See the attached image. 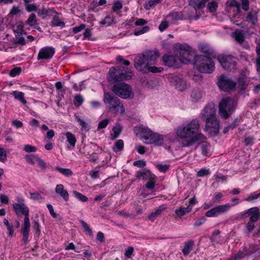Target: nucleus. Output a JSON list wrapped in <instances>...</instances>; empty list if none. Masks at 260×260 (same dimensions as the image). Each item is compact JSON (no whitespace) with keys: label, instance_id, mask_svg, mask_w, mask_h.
<instances>
[{"label":"nucleus","instance_id":"1","mask_svg":"<svg viewBox=\"0 0 260 260\" xmlns=\"http://www.w3.org/2000/svg\"><path fill=\"white\" fill-rule=\"evenodd\" d=\"M177 136L187 139L182 142L183 147H188L199 141L206 139V136L200 131V123L198 119H193L179 126L176 129Z\"/></svg>","mask_w":260,"mask_h":260},{"label":"nucleus","instance_id":"2","mask_svg":"<svg viewBox=\"0 0 260 260\" xmlns=\"http://www.w3.org/2000/svg\"><path fill=\"white\" fill-rule=\"evenodd\" d=\"M159 56V53L157 50H146L139 54L135 58V68L144 73H160L163 71V68L154 66Z\"/></svg>","mask_w":260,"mask_h":260},{"label":"nucleus","instance_id":"3","mask_svg":"<svg viewBox=\"0 0 260 260\" xmlns=\"http://www.w3.org/2000/svg\"><path fill=\"white\" fill-rule=\"evenodd\" d=\"M103 101L106 108L115 114H123L125 109L118 98L110 92L104 93Z\"/></svg>","mask_w":260,"mask_h":260},{"label":"nucleus","instance_id":"4","mask_svg":"<svg viewBox=\"0 0 260 260\" xmlns=\"http://www.w3.org/2000/svg\"><path fill=\"white\" fill-rule=\"evenodd\" d=\"M215 57L197 55L194 57L193 66L201 73H211L215 69L214 63L212 60Z\"/></svg>","mask_w":260,"mask_h":260},{"label":"nucleus","instance_id":"5","mask_svg":"<svg viewBox=\"0 0 260 260\" xmlns=\"http://www.w3.org/2000/svg\"><path fill=\"white\" fill-rule=\"evenodd\" d=\"M237 102L230 97H226L221 100L219 104V114L224 118H228L236 110Z\"/></svg>","mask_w":260,"mask_h":260},{"label":"nucleus","instance_id":"6","mask_svg":"<svg viewBox=\"0 0 260 260\" xmlns=\"http://www.w3.org/2000/svg\"><path fill=\"white\" fill-rule=\"evenodd\" d=\"M176 53L180 63L189 64L194 57L192 48L186 44H179L176 47Z\"/></svg>","mask_w":260,"mask_h":260},{"label":"nucleus","instance_id":"7","mask_svg":"<svg viewBox=\"0 0 260 260\" xmlns=\"http://www.w3.org/2000/svg\"><path fill=\"white\" fill-rule=\"evenodd\" d=\"M112 90L116 95L122 99H131L134 96L131 87L124 82L114 84Z\"/></svg>","mask_w":260,"mask_h":260},{"label":"nucleus","instance_id":"8","mask_svg":"<svg viewBox=\"0 0 260 260\" xmlns=\"http://www.w3.org/2000/svg\"><path fill=\"white\" fill-rule=\"evenodd\" d=\"M18 203H14L13 207L16 214L20 217L22 215L24 216L23 223H30L29 212V210L26 205L24 203V199L22 198H19L17 199Z\"/></svg>","mask_w":260,"mask_h":260},{"label":"nucleus","instance_id":"9","mask_svg":"<svg viewBox=\"0 0 260 260\" xmlns=\"http://www.w3.org/2000/svg\"><path fill=\"white\" fill-rule=\"evenodd\" d=\"M217 59L224 70L233 71L236 69L237 59L234 56L220 54L218 56Z\"/></svg>","mask_w":260,"mask_h":260},{"label":"nucleus","instance_id":"10","mask_svg":"<svg viewBox=\"0 0 260 260\" xmlns=\"http://www.w3.org/2000/svg\"><path fill=\"white\" fill-rule=\"evenodd\" d=\"M237 203H226L223 205H217L207 211L205 216L208 217H217L218 215L227 212L231 207L235 206Z\"/></svg>","mask_w":260,"mask_h":260},{"label":"nucleus","instance_id":"11","mask_svg":"<svg viewBox=\"0 0 260 260\" xmlns=\"http://www.w3.org/2000/svg\"><path fill=\"white\" fill-rule=\"evenodd\" d=\"M122 67L121 66H117L110 69L108 77L109 82H114L131 79V73H127L126 76L124 77L120 75L122 70Z\"/></svg>","mask_w":260,"mask_h":260},{"label":"nucleus","instance_id":"12","mask_svg":"<svg viewBox=\"0 0 260 260\" xmlns=\"http://www.w3.org/2000/svg\"><path fill=\"white\" fill-rule=\"evenodd\" d=\"M217 84L220 89L224 91H229L234 89L236 86V82L224 75L219 77Z\"/></svg>","mask_w":260,"mask_h":260},{"label":"nucleus","instance_id":"13","mask_svg":"<svg viewBox=\"0 0 260 260\" xmlns=\"http://www.w3.org/2000/svg\"><path fill=\"white\" fill-rule=\"evenodd\" d=\"M205 121L206 122L205 131L208 132L211 135H217L219 132L220 125L219 121L216 117L208 118Z\"/></svg>","mask_w":260,"mask_h":260},{"label":"nucleus","instance_id":"14","mask_svg":"<svg viewBox=\"0 0 260 260\" xmlns=\"http://www.w3.org/2000/svg\"><path fill=\"white\" fill-rule=\"evenodd\" d=\"M168 80L171 84L179 91H182L186 88L185 81L177 75H170Z\"/></svg>","mask_w":260,"mask_h":260},{"label":"nucleus","instance_id":"15","mask_svg":"<svg viewBox=\"0 0 260 260\" xmlns=\"http://www.w3.org/2000/svg\"><path fill=\"white\" fill-rule=\"evenodd\" d=\"M55 53V49L51 46L42 48L39 51L37 56L38 60H50Z\"/></svg>","mask_w":260,"mask_h":260},{"label":"nucleus","instance_id":"16","mask_svg":"<svg viewBox=\"0 0 260 260\" xmlns=\"http://www.w3.org/2000/svg\"><path fill=\"white\" fill-rule=\"evenodd\" d=\"M162 60L164 64L170 68L172 67L177 69L179 68L181 65L178 58L172 54H165L162 57Z\"/></svg>","mask_w":260,"mask_h":260},{"label":"nucleus","instance_id":"17","mask_svg":"<svg viewBox=\"0 0 260 260\" xmlns=\"http://www.w3.org/2000/svg\"><path fill=\"white\" fill-rule=\"evenodd\" d=\"M215 116V109L213 105H207L200 114V117L204 120Z\"/></svg>","mask_w":260,"mask_h":260},{"label":"nucleus","instance_id":"18","mask_svg":"<svg viewBox=\"0 0 260 260\" xmlns=\"http://www.w3.org/2000/svg\"><path fill=\"white\" fill-rule=\"evenodd\" d=\"M134 131L137 135H139L145 141L148 140L153 133L150 128L143 125L135 127Z\"/></svg>","mask_w":260,"mask_h":260},{"label":"nucleus","instance_id":"19","mask_svg":"<svg viewBox=\"0 0 260 260\" xmlns=\"http://www.w3.org/2000/svg\"><path fill=\"white\" fill-rule=\"evenodd\" d=\"M164 136L155 133H152L150 137L145 143L148 144H154L156 146H161L164 143Z\"/></svg>","mask_w":260,"mask_h":260},{"label":"nucleus","instance_id":"20","mask_svg":"<svg viewBox=\"0 0 260 260\" xmlns=\"http://www.w3.org/2000/svg\"><path fill=\"white\" fill-rule=\"evenodd\" d=\"M251 254L246 246H244L242 249H240L237 253L232 256L230 260H242L245 257Z\"/></svg>","mask_w":260,"mask_h":260},{"label":"nucleus","instance_id":"21","mask_svg":"<svg viewBox=\"0 0 260 260\" xmlns=\"http://www.w3.org/2000/svg\"><path fill=\"white\" fill-rule=\"evenodd\" d=\"M18 30L15 31L16 40L15 41V44L20 45H25L26 41L22 36L23 35H26V32L23 30L22 26H18Z\"/></svg>","mask_w":260,"mask_h":260},{"label":"nucleus","instance_id":"22","mask_svg":"<svg viewBox=\"0 0 260 260\" xmlns=\"http://www.w3.org/2000/svg\"><path fill=\"white\" fill-rule=\"evenodd\" d=\"M199 50L204 53L205 55L204 56H208L210 57H215L216 54L214 50L210 47L208 44H202L199 46Z\"/></svg>","mask_w":260,"mask_h":260},{"label":"nucleus","instance_id":"23","mask_svg":"<svg viewBox=\"0 0 260 260\" xmlns=\"http://www.w3.org/2000/svg\"><path fill=\"white\" fill-rule=\"evenodd\" d=\"M55 192L59 195L64 201L68 202L69 200V194L68 191L64 188L62 184H57L56 186Z\"/></svg>","mask_w":260,"mask_h":260},{"label":"nucleus","instance_id":"24","mask_svg":"<svg viewBox=\"0 0 260 260\" xmlns=\"http://www.w3.org/2000/svg\"><path fill=\"white\" fill-rule=\"evenodd\" d=\"M30 228V223H23L21 226V232L22 234V241L24 244H26L28 241V234Z\"/></svg>","mask_w":260,"mask_h":260},{"label":"nucleus","instance_id":"25","mask_svg":"<svg viewBox=\"0 0 260 260\" xmlns=\"http://www.w3.org/2000/svg\"><path fill=\"white\" fill-rule=\"evenodd\" d=\"M246 20L253 25H255L258 22V12L251 11L247 14Z\"/></svg>","mask_w":260,"mask_h":260},{"label":"nucleus","instance_id":"26","mask_svg":"<svg viewBox=\"0 0 260 260\" xmlns=\"http://www.w3.org/2000/svg\"><path fill=\"white\" fill-rule=\"evenodd\" d=\"M203 93L199 89L195 88L190 92L191 101L193 103L199 102L203 97Z\"/></svg>","mask_w":260,"mask_h":260},{"label":"nucleus","instance_id":"27","mask_svg":"<svg viewBox=\"0 0 260 260\" xmlns=\"http://www.w3.org/2000/svg\"><path fill=\"white\" fill-rule=\"evenodd\" d=\"M194 245V241L192 240H190L185 241L184 243L183 248L182 250V252L183 255H188L192 250Z\"/></svg>","mask_w":260,"mask_h":260},{"label":"nucleus","instance_id":"28","mask_svg":"<svg viewBox=\"0 0 260 260\" xmlns=\"http://www.w3.org/2000/svg\"><path fill=\"white\" fill-rule=\"evenodd\" d=\"M137 177L139 179L148 180L152 178V174L149 170L142 169L137 172Z\"/></svg>","mask_w":260,"mask_h":260},{"label":"nucleus","instance_id":"29","mask_svg":"<svg viewBox=\"0 0 260 260\" xmlns=\"http://www.w3.org/2000/svg\"><path fill=\"white\" fill-rule=\"evenodd\" d=\"M209 0H190L189 5L195 10L203 8Z\"/></svg>","mask_w":260,"mask_h":260},{"label":"nucleus","instance_id":"30","mask_svg":"<svg viewBox=\"0 0 260 260\" xmlns=\"http://www.w3.org/2000/svg\"><path fill=\"white\" fill-rule=\"evenodd\" d=\"M166 209L165 205L159 206L154 212H152L148 216V219L151 221H154L156 218L161 215L164 211Z\"/></svg>","mask_w":260,"mask_h":260},{"label":"nucleus","instance_id":"31","mask_svg":"<svg viewBox=\"0 0 260 260\" xmlns=\"http://www.w3.org/2000/svg\"><path fill=\"white\" fill-rule=\"evenodd\" d=\"M115 17L112 15H107L102 21L100 22V24L101 25H105L106 26H110L112 24H115Z\"/></svg>","mask_w":260,"mask_h":260},{"label":"nucleus","instance_id":"32","mask_svg":"<svg viewBox=\"0 0 260 260\" xmlns=\"http://www.w3.org/2000/svg\"><path fill=\"white\" fill-rule=\"evenodd\" d=\"M239 10L238 11V18H240L242 15L241 9L244 11H248L249 10V1L248 0H241L239 3Z\"/></svg>","mask_w":260,"mask_h":260},{"label":"nucleus","instance_id":"33","mask_svg":"<svg viewBox=\"0 0 260 260\" xmlns=\"http://www.w3.org/2000/svg\"><path fill=\"white\" fill-rule=\"evenodd\" d=\"M122 131V127L120 124L117 123L115 126L113 127L112 131L113 134H111L110 139L114 140L116 139L120 134Z\"/></svg>","mask_w":260,"mask_h":260},{"label":"nucleus","instance_id":"34","mask_svg":"<svg viewBox=\"0 0 260 260\" xmlns=\"http://www.w3.org/2000/svg\"><path fill=\"white\" fill-rule=\"evenodd\" d=\"M25 23V24L31 27H36V25H38L36 16L34 13H32L29 16L28 18Z\"/></svg>","mask_w":260,"mask_h":260},{"label":"nucleus","instance_id":"35","mask_svg":"<svg viewBox=\"0 0 260 260\" xmlns=\"http://www.w3.org/2000/svg\"><path fill=\"white\" fill-rule=\"evenodd\" d=\"M12 95L16 100L19 101L23 104H26L27 102L24 99V94L23 92L15 90L12 92Z\"/></svg>","mask_w":260,"mask_h":260},{"label":"nucleus","instance_id":"36","mask_svg":"<svg viewBox=\"0 0 260 260\" xmlns=\"http://www.w3.org/2000/svg\"><path fill=\"white\" fill-rule=\"evenodd\" d=\"M227 5L229 7H233L236 9L235 13L233 14V17L238 18L239 3L236 0H231L227 2Z\"/></svg>","mask_w":260,"mask_h":260},{"label":"nucleus","instance_id":"37","mask_svg":"<svg viewBox=\"0 0 260 260\" xmlns=\"http://www.w3.org/2000/svg\"><path fill=\"white\" fill-rule=\"evenodd\" d=\"M67 142L73 147H75L77 141L75 136L71 132H67L65 134Z\"/></svg>","mask_w":260,"mask_h":260},{"label":"nucleus","instance_id":"38","mask_svg":"<svg viewBox=\"0 0 260 260\" xmlns=\"http://www.w3.org/2000/svg\"><path fill=\"white\" fill-rule=\"evenodd\" d=\"M55 170L62 175H64L66 177H70L73 175V173L72 171L70 169L67 168H63L59 167H56L55 168Z\"/></svg>","mask_w":260,"mask_h":260},{"label":"nucleus","instance_id":"39","mask_svg":"<svg viewBox=\"0 0 260 260\" xmlns=\"http://www.w3.org/2000/svg\"><path fill=\"white\" fill-rule=\"evenodd\" d=\"M220 234V232L218 230H215L212 232V235L210 237V240L212 243H218L221 241L220 236H219Z\"/></svg>","mask_w":260,"mask_h":260},{"label":"nucleus","instance_id":"40","mask_svg":"<svg viewBox=\"0 0 260 260\" xmlns=\"http://www.w3.org/2000/svg\"><path fill=\"white\" fill-rule=\"evenodd\" d=\"M124 142L122 140H117L114 146L112 147V150L115 152L121 151L123 149Z\"/></svg>","mask_w":260,"mask_h":260},{"label":"nucleus","instance_id":"41","mask_svg":"<svg viewBox=\"0 0 260 260\" xmlns=\"http://www.w3.org/2000/svg\"><path fill=\"white\" fill-rule=\"evenodd\" d=\"M260 214L259 208L257 207H252L249 209L246 212L242 214L243 217H246L247 216H253Z\"/></svg>","mask_w":260,"mask_h":260},{"label":"nucleus","instance_id":"42","mask_svg":"<svg viewBox=\"0 0 260 260\" xmlns=\"http://www.w3.org/2000/svg\"><path fill=\"white\" fill-rule=\"evenodd\" d=\"M163 0H149L146 1L144 5L146 10H150L157 4L161 3Z\"/></svg>","mask_w":260,"mask_h":260},{"label":"nucleus","instance_id":"43","mask_svg":"<svg viewBox=\"0 0 260 260\" xmlns=\"http://www.w3.org/2000/svg\"><path fill=\"white\" fill-rule=\"evenodd\" d=\"M51 25L52 26H60L64 27L65 23L63 21H60L57 16H54L51 22Z\"/></svg>","mask_w":260,"mask_h":260},{"label":"nucleus","instance_id":"44","mask_svg":"<svg viewBox=\"0 0 260 260\" xmlns=\"http://www.w3.org/2000/svg\"><path fill=\"white\" fill-rule=\"evenodd\" d=\"M76 119H77L78 122L79 123V125L81 126V129L82 131H88L90 129V126L87 123L85 122L83 120L81 119V118L79 116H76Z\"/></svg>","mask_w":260,"mask_h":260},{"label":"nucleus","instance_id":"45","mask_svg":"<svg viewBox=\"0 0 260 260\" xmlns=\"http://www.w3.org/2000/svg\"><path fill=\"white\" fill-rule=\"evenodd\" d=\"M233 36L238 43L241 44L244 42L245 38L241 31L236 30L234 32Z\"/></svg>","mask_w":260,"mask_h":260},{"label":"nucleus","instance_id":"46","mask_svg":"<svg viewBox=\"0 0 260 260\" xmlns=\"http://www.w3.org/2000/svg\"><path fill=\"white\" fill-rule=\"evenodd\" d=\"M73 194L75 198L81 201L82 202H86L88 201V198L85 195L82 194L81 193L78 192L76 190H74L73 191Z\"/></svg>","mask_w":260,"mask_h":260},{"label":"nucleus","instance_id":"47","mask_svg":"<svg viewBox=\"0 0 260 260\" xmlns=\"http://www.w3.org/2000/svg\"><path fill=\"white\" fill-rule=\"evenodd\" d=\"M32 228L35 231V235L39 236L41 233V225L38 219H35L32 222Z\"/></svg>","mask_w":260,"mask_h":260},{"label":"nucleus","instance_id":"48","mask_svg":"<svg viewBox=\"0 0 260 260\" xmlns=\"http://www.w3.org/2000/svg\"><path fill=\"white\" fill-rule=\"evenodd\" d=\"M40 5L38 3H30L25 6L26 11L28 12H31L38 10Z\"/></svg>","mask_w":260,"mask_h":260},{"label":"nucleus","instance_id":"49","mask_svg":"<svg viewBox=\"0 0 260 260\" xmlns=\"http://www.w3.org/2000/svg\"><path fill=\"white\" fill-rule=\"evenodd\" d=\"M210 146L209 144L203 143L201 147V153L204 156L210 155L209 148Z\"/></svg>","mask_w":260,"mask_h":260},{"label":"nucleus","instance_id":"50","mask_svg":"<svg viewBox=\"0 0 260 260\" xmlns=\"http://www.w3.org/2000/svg\"><path fill=\"white\" fill-rule=\"evenodd\" d=\"M150 27L148 26H144L141 29H135L134 31V35L138 36L149 31Z\"/></svg>","mask_w":260,"mask_h":260},{"label":"nucleus","instance_id":"51","mask_svg":"<svg viewBox=\"0 0 260 260\" xmlns=\"http://www.w3.org/2000/svg\"><path fill=\"white\" fill-rule=\"evenodd\" d=\"M168 16L171 17L173 20H182L183 19L182 14L178 12H171Z\"/></svg>","mask_w":260,"mask_h":260},{"label":"nucleus","instance_id":"52","mask_svg":"<svg viewBox=\"0 0 260 260\" xmlns=\"http://www.w3.org/2000/svg\"><path fill=\"white\" fill-rule=\"evenodd\" d=\"M83 101V97L81 95L78 94L74 97V104L75 107H79L82 104Z\"/></svg>","mask_w":260,"mask_h":260},{"label":"nucleus","instance_id":"53","mask_svg":"<svg viewBox=\"0 0 260 260\" xmlns=\"http://www.w3.org/2000/svg\"><path fill=\"white\" fill-rule=\"evenodd\" d=\"M37 14L39 16L42 17L43 18H45L48 15V9L43 7L41 9H38Z\"/></svg>","mask_w":260,"mask_h":260},{"label":"nucleus","instance_id":"54","mask_svg":"<svg viewBox=\"0 0 260 260\" xmlns=\"http://www.w3.org/2000/svg\"><path fill=\"white\" fill-rule=\"evenodd\" d=\"M38 157L39 156L38 155L31 154L26 155L25 158L28 163L34 165L37 161Z\"/></svg>","mask_w":260,"mask_h":260},{"label":"nucleus","instance_id":"55","mask_svg":"<svg viewBox=\"0 0 260 260\" xmlns=\"http://www.w3.org/2000/svg\"><path fill=\"white\" fill-rule=\"evenodd\" d=\"M260 197V192L258 193H256L255 192H252L250 193L246 199H245V201L247 202H251L253 200H256Z\"/></svg>","mask_w":260,"mask_h":260},{"label":"nucleus","instance_id":"56","mask_svg":"<svg viewBox=\"0 0 260 260\" xmlns=\"http://www.w3.org/2000/svg\"><path fill=\"white\" fill-rule=\"evenodd\" d=\"M218 8V4L215 1H212L207 5V9L210 12H215Z\"/></svg>","mask_w":260,"mask_h":260},{"label":"nucleus","instance_id":"57","mask_svg":"<svg viewBox=\"0 0 260 260\" xmlns=\"http://www.w3.org/2000/svg\"><path fill=\"white\" fill-rule=\"evenodd\" d=\"M206 221V218L204 216H201L197 219L193 223V226L195 228L199 227L203 225Z\"/></svg>","mask_w":260,"mask_h":260},{"label":"nucleus","instance_id":"58","mask_svg":"<svg viewBox=\"0 0 260 260\" xmlns=\"http://www.w3.org/2000/svg\"><path fill=\"white\" fill-rule=\"evenodd\" d=\"M210 174V172L209 169L204 168H202L198 172L197 176L198 177H204V176H208Z\"/></svg>","mask_w":260,"mask_h":260},{"label":"nucleus","instance_id":"59","mask_svg":"<svg viewBox=\"0 0 260 260\" xmlns=\"http://www.w3.org/2000/svg\"><path fill=\"white\" fill-rule=\"evenodd\" d=\"M109 123V120L105 119L101 121L98 124L97 131H100L103 128H105Z\"/></svg>","mask_w":260,"mask_h":260},{"label":"nucleus","instance_id":"60","mask_svg":"<svg viewBox=\"0 0 260 260\" xmlns=\"http://www.w3.org/2000/svg\"><path fill=\"white\" fill-rule=\"evenodd\" d=\"M122 8V3L119 1H115L113 3L112 7V10L113 12H116L117 11L121 10Z\"/></svg>","mask_w":260,"mask_h":260},{"label":"nucleus","instance_id":"61","mask_svg":"<svg viewBox=\"0 0 260 260\" xmlns=\"http://www.w3.org/2000/svg\"><path fill=\"white\" fill-rule=\"evenodd\" d=\"M21 72V69L20 68L16 67L13 69H12L9 75L11 77H14L17 75H19Z\"/></svg>","mask_w":260,"mask_h":260},{"label":"nucleus","instance_id":"62","mask_svg":"<svg viewBox=\"0 0 260 260\" xmlns=\"http://www.w3.org/2000/svg\"><path fill=\"white\" fill-rule=\"evenodd\" d=\"M20 13H21V10L17 6H13L9 15L11 16H14Z\"/></svg>","mask_w":260,"mask_h":260},{"label":"nucleus","instance_id":"63","mask_svg":"<svg viewBox=\"0 0 260 260\" xmlns=\"http://www.w3.org/2000/svg\"><path fill=\"white\" fill-rule=\"evenodd\" d=\"M223 194L221 192H217L214 194V197L212 199V202L213 204L219 203L221 199L222 198Z\"/></svg>","mask_w":260,"mask_h":260},{"label":"nucleus","instance_id":"64","mask_svg":"<svg viewBox=\"0 0 260 260\" xmlns=\"http://www.w3.org/2000/svg\"><path fill=\"white\" fill-rule=\"evenodd\" d=\"M79 222L84 228V230L87 232L89 235H91L92 232L88 225L83 220H80Z\"/></svg>","mask_w":260,"mask_h":260}]
</instances>
